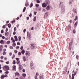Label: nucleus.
<instances>
[{"label": "nucleus", "mask_w": 79, "mask_h": 79, "mask_svg": "<svg viewBox=\"0 0 79 79\" xmlns=\"http://www.w3.org/2000/svg\"><path fill=\"white\" fill-rule=\"evenodd\" d=\"M37 2L38 3H40V1H39V0H37Z\"/></svg>", "instance_id": "nucleus-34"}, {"label": "nucleus", "mask_w": 79, "mask_h": 79, "mask_svg": "<svg viewBox=\"0 0 79 79\" xmlns=\"http://www.w3.org/2000/svg\"><path fill=\"white\" fill-rule=\"evenodd\" d=\"M77 16H76V18L74 19L75 21H76L77 20Z\"/></svg>", "instance_id": "nucleus-63"}, {"label": "nucleus", "mask_w": 79, "mask_h": 79, "mask_svg": "<svg viewBox=\"0 0 79 79\" xmlns=\"http://www.w3.org/2000/svg\"><path fill=\"white\" fill-rule=\"evenodd\" d=\"M61 4H63V2H60V5H61Z\"/></svg>", "instance_id": "nucleus-60"}, {"label": "nucleus", "mask_w": 79, "mask_h": 79, "mask_svg": "<svg viewBox=\"0 0 79 79\" xmlns=\"http://www.w3.org/2000/svg\"><path fill=\"white\" fill-rule=\"evenodd\" d=\"M31 48L32 50H34L36 49V46L34 44H31Z\"/></svg>", "instance_id": "nucleus-1"}, {"label": "nucleus", "mask_w": 79, "mask_h": 79, "mask_svg": "<svg viewBox=\"0 0 79 79\" xmlns=\"http://www.w3.org/2000/svg\"><path fill=\"white\" fill-rule=\"evenodd\" d=\"M10 49H13V46H10Z\"/></svg>", "instance_id": "nucleus-51"}, {"label": "nucleus", "mask_w": 79, "mask_h": 79, "mask_svg": "<svg viewBox=\"0 0 79 79\" xmlns=\"http://www.w3.org/2000/svg\"><path fill=\"white\" fill-rule=\"evenodd\" d=\"M72 44V42H70L69 44V50H71V45Z\"/></svg>", "instance_id": "nucleus-5"}, {"label": "nucleus", "mask_w": 79, "mask_h": 79, "mask_svg": "<svg viewBox=\"0 0 79 79\" xmlns=\"http://www.w3.org/2000/svg\"><path fill=\"white\" fill-rule=\"evenodd\" d=\"M15 76L16 77L17 76V77H19V73L18 72H16L15 73Z\"/></svg>", "instance_id": "nucleus-9"}, {"label": "nucleus", "mask_w": 79, "mask_h": 79, "mask_svg": "<svg viewBox=\"0 0 79 79\" xmlns=\"http://www.w3.org/2000/svg\"><path fill=\"white\" fill-rule=\"evenodd\" d=\"M17 44L18 45H20V43H19V42H18L17 43Z\"/></svg>", "instance_id": "nucleus-61"}, {"label": "nucleus", "mask_w": 79, "mask_h": 79, "mask_svg": "<svg viewBox=\"0 0 79 79\" xmlns=\"http://www.w3.org/2000/svg\"><path fill=\"white\" fill-rule=\"evenodd\" d=\"M35 6L36 7H39V5L38 4H36L35 5Z\"/></svg>", "instance_id": "nucleus-32"}, {"label": "nucleus", "mask_w": 79, "mask_h": 79, "mask_svg": "<svg viewBox=\"0 0 79 79\" xmlns=\"http://www.w3.org/2000/svg\"><path fill=\"white\" fill-rule=\"evenodd\" d=\"M5 73L6 74H8L9 73V72L8 71H6L5 72Z\"/></svg>", "instance_id": "nucleus-54"}, {"label": "nucleus", "mask_w": 79, "mask_h": 79, "mask_svg": "<svg viewBox=\"0 0 79 79\" xmlns=\"http://www.w3.org/2000/svg\"><path fill=\"white\" fill-rule=\"evenodd\" d=\"M6 28V27L5 26V25H3L2 26V28L3 29H5Z\"/></svg>", "instance_id": "nucleus-36"}, {"label": "nucleus", "mask_w": 79, "mask_h": 79, "mask_svg": "<svg viewBox=\"0 0 79 79\" xmlns=\"http://www.w3.org/2000/svg\"><path fill=\"white\" fill-rule=\"evenodd\" d=\"M8 31V28H6V32H7V31Z\"/></svg>", "instance_id": "nucleus-46"}, {"label": "nucleus", "mask_w": 79, "mask_h": 79, "mask_svg": "<svg viewBox=\"0 0 79 79\" xmlns=\"http://www.w3.org/2000/svg\"><path fill=\"white\" fill-rule=\"evenodd\" d=\"M13 64H16V61H15V60H13Z\"/></svg>", "instance_id": "nucleus-29"}, {"label": "nucleus", "mask_w": 79, "mask_h": 79, "mask_svg": "<svg viewBox=\"0 0 79 79\" xmlns=\"http://www.w3.org/2000/svg\"><path fill=\"white\" fill-rule=\"evenodd\" d=\"M35 79H38V78H37V76H35Z\"/></svg>", "instance_id": "nucleus-64"}, {"label": "nucleus", "mask_w": 79, "mask_h": 79, "mask_svg": "<svg viewBox=\"0 0 79 79\" xmlns=\"http://www.w3.org/2000/svg\"><path fill=\"white\" fill-rule=\"evenodd\" d=\"M22 76L23 77H25L26 76V74L25 73H23L22 74Z\"/></svg>", "instance_id": "nucleus-17"}, {"label": "nucleus", "mask_w": 79, "mask_h": 79, "mask_svg": "<svg viewBox=\"0 0 79 79\" xmlns=\"http://www.w3.org/2000/svg\"><path fill=\"white\" fill-rule=\"evenodd\" d=\"M1 33H2V34H3L4 33V31H3V30H2L1 31Z\"/></svg>", "instance_id": "nucleus-48"}, {"label": "nucleus", "mask_w": 79, "mask_h": 79, "mask_svg": "<svg viewBox=\"0 0 79 79\" xmlns=\"http://www.w3.org/2000/svg\"><path fill=\"white\" fill-rule=\"evenodd\" d=\"M26 7H25L24 8H23V12H25V11L26 10Z\"/></svg>", "instance_id": "nucleus-24"}, {"label": "nucleus", "mask_w": 79, "mask_h": 79, "mask_svg": "<svg viewBox=\"0 0 79 79\" xmlns=\"http://www.w3.org/2000/svg\"><path fill=\"white\" fill-rule=\"evenodd\" d=\"M3 42V40H2L1 41H0V44H2V43Z\"/></svg>", "instance_id": "nucleus-28"}, {"label": "nucleus", "mask_w": 79, "mask_h": 79, "mask_svg": "<svg viewBox=\"0 0 79 79\" xmlns=\"http://www.w3.org/2000/svg\"><path fill=\"white\" fill-rule=\"evenodd\" d=\"M76 73L74 72V74L73 73L72 74V76H76Z\"/></svg>", "instance_id": "nucleus-25"}, {"label": "nucleus", "mask_w": 79, "mask_h": 79, "mask_svg": "<svg viewBox=\"0 0 79 79\" xmlns=\"http://www.w3.org/2000/svg\"><path fill=\"white\" fill-rule=\"evenodd\" d=\"M29 4L28 3H26V4H25V6H27H27H29Z\"/></svg>", "instance_id": "nucleus-27"}, {"label": "nucleus", "mask_w": 79, "mask_h": 79, "mask_svg": "<svg viewBox=\"0 0 79 79\" xmlns=\"http://www.w3.org/2000/svg\"><path fill=\"white\" fill-rule=\"evenodd\" d=\"M14 53H18V51H17V50H15L14 51Z\"/></svg>", "instance_id": "nucleus-37"}, {"label": "nucleus", "mask_w": 79, "mask_h": 79, "mask_svg": "<svg viewBox=\"0 0 79 79\" xmlns=\"http://www.w3.org/2000/svg\"><path fill=\"white\" fill-rule=\"evenodd\" d=\"M19 69L20 70L22 69L23 68V67L22 66V65L21 64H19Z\"/></svg>", "instance_id": "nucleus-8"}, {"label": "nucleus", "mask_w": 79, "mask_h": 79, "mask_svg": "<svg viewBox=\"0 0 79 79\" xmlns=\"http://www.w3.org/2000/svg\"><path fill=\"white\" fill-rule=\"evenodd\" d=\"M30 66H31V69H34V64L32 63V62H31L30 64Z\"/></svg>", "instance_id": "nucleus-4"}, {"label": "nucleus", "mask_w": 79, "mask_h": 79, "mask_svg": "<svg viewBox=\"0 0 79 79\" xmlns=\"http://www.w3.org/2000/svg\"><path fill=\"white\" fill-rule=\"evenodd\" d=\"M26 29H24L23 30V32H24V33H25V32H26Z\"/></svg>", "instance_id": "nucleus-56"}, {"label": "nucleus", "mask_w": 79, "mask_h": 79, "mask_svg": "<svg viewBox=\"0 0 79 79\" xmlns=\"http://www.w3.org/2000/svg\"><path fill=\"white\" fill-rule=\"evenodd\" d=\"M15 19H14V21H12V23H15V22H16V21H15Z\"/></svg>", "instance_id": "nucleus-26"}, {"label": "nucleus", "mask_w": 79, "mask_h": 79, "mask_svg": "<svg viewBox=\"0 0 79 79\" xmlns=\"http://www.w3.org/2000/svg\"><path fill=\"white\" fill-rule=\"evenodd\" d=\"M16 34V31H14L13 32V35H15Z\"/></svg>", "instance_id": "nucleus-62"}, {"label": "nucleus", "mask_w": 79, "mask_h": 79, "mask_svg": "<svg viewBox=\"0 0 79 79\" xmlns=\"http://www.w3.org/2000/svg\"><path fill=\"white\" fill-rule=\"evenodd\" d=\"M5 68L7 69V71H8V70L10 69V67H9V66L7 65H6L3 67V69H4Z\"/></svg>", "instance_id": "nucleus-3"}, {"label": "nucleus", "mask_w": 79, "mask_h": 79, "mask_svg": "<svg viewBox=\"0 0 79 79\" xmlns=\"http://www.w3.org/2000/svg\"><path fill=\"white\" fill-rule=\"evenodd\" d=\"M23 59L24 61H26V57H25V56H23Z\"/></svg>", "instance_id": "nucleus-19"}, {"label": "nucleus", "mask_w": 79, "mask_h": 79, "mask_svg": "<svg viewBox=\"0 0 79 79\" xmlns=\"http://www.w3.org/2000/svg\"><path fill=\"white\" fill-rule=\"evenodd\" d=\"M36 18H37V17L36 16L34 17L33 19L34 21H36Z\"/></svg>", "instance_id": "nucleus-21"}, {"label": "nucleus", "mask_w": 79, "mask_h": 79, "mask_svg": "<svg viewBox=\"0 0 79 79\" xmlns=\"http://www.w3.org/2000/svg\"><path fill=\"white\" fill-rule=\"evenodd\" d=\"M3 55H5L6 54V52L5 51H4L2 53Z\"/></svg>", "instance_id": "nucleus-16"}, {"label": "nucleus", "mask_w": 79, "mask_h": 79, "mask_svg": "<svg viewBox=\"0 0 79 79\" xmlns=\"http://www.w3.org/2000/svg\"><path fill=\"white\" fill-rule=\"evenodd\" d=\"M4 77H5L4 76V75H2L1 77V79H3V78H4Z\"/></svg>", "instance_id": "nucleus-20"}, {"label": "nucleus", "mask_w": 79, "mask_h": 79, "mask_svg": "<svg viewBox=\"0 0 79 79\" xmlns=\"http://www.w3.org/2000/svg\"><path fill=\"white\" fill-rule=\"evenodd\" d=\"M21 52L22 53V54L23 55H24V53H25V51H24V50H22Z\"/></svg>", "instance_id": "nucleus-11"}, {"label": "nucleus", "mask_w": 79, "mask_h": 79, "mask_svg": "<svg viewBox=\"0 0 79 79\" xmlns=\"http://www.w3.org/2000/svg\"><path fill=\"white\" fill-rule=\"evenodd\" d=\"M77 22L75 23L74 24V27H76L77 26Z\"/></svg>", "instance_id": "nucleus-18"}, {"label": "nucleus", "mask_w": 79, "mask_h": 79, "mask_svg": "<svg viewBox=\"0 0 79 79\" xmlns=\"http://www.w3.org/2000/svg\"><path fill=\"white\" fill-rule=\"evenodd\" d=\"M76 58L77 60H78V58H79V55H77L76 56Z\"/></svg>", "instance_id": "nucleus-38"}, {"label": "nucleus", "mask_w": 79, "mask_h": 79, "mask_svg": "<svg viewBox=\"0 0 79 79\" xmlns=\"http://www.w3.org/2000/svg\"><path fill=\"white\" fill-rule=\"evenodd\" d=\"M9 55L10 56H11V55H12V53H11V52H10V53H9Z\"/></svg>", "instance_id": "nucleus-47"}, {"label": "nucleus", "mask_w": 79, "mask_h": 79, "mask_svg": "<svg viewBox=\"0 0 79 79\" xmlns=\"http://www.w3.org/2000/svg\"><path fill=\"white\" fill-rule=\"evenodd\" d=\"M8 26L9 28H10L11 26V24L10 23H9L8 25Z\"/></svg>", "instance_id": "nucleus-15"}, {"label": "nucleus", "mask_w": 79, "mask_h": 79, "mask_svg": "<svg viewBox=\"0 0 79 79\" xmlns=\"http://www.w3.org/2000/svg\"><path fill=\"white\" fill-rule=\"evenodd\" d=\"M16 50H18V48H19V47L17 46V47H16Z\"/></svg>", "instance_id": "nucleus-45"}, {"label": "nucleus", "mask_w": 79, "mask_h": 79, "mask_svg": "<svg viewBox=\"0 0 79 79\" xmlns=\"http://www.w3.org/2000/svg\"><path fill=\"white\" fill-rule=\"evenodd\" d=\"M73 33H74V34H75L76 33V30H75V29H74L73 30Z\"/></svg>", "instance_id": "nucleus-44"}, {"label": "nucleus", "mask_w": 79, "mask_h": 79, "mask_svg": "<svg viewBox=\"0 0 79 79\" xmlns=\"http://www.w3.org/2000/svg\"><path fill=\"white\" fill-rule=\"evenodd\" d=\"M33 5H34V4L32 3H31L30 5V8H32V6H33Z\"/></svg>", "instance_id": "nucleus-14"}, {"label": "nucleus", "mask_w": 79, "mask_h": 79, "mask_svg": "<svg viewBox=\"0 0 79 79\" xmlns=\"http://www.w3.org/2000/svg\"><path fill=\"white\" fill-rule=\"evenodd\" d=\"M45 2L46 3V4H47V5H50V1L48 0H46Z\"/></svg>", "instance_id": "nucleus-7"}, {"label": "nucleus", "mask_w": 79, "mask_h": 79, "mask_svg": "<svg viewBox=\"0 0 79 79\" xmlns=\"http://www.w3.org/2000/svg\"><path fill=\"white\" fill-rule=\"evenodd\" d=\"M13 70L14 71H16V66L15 65H14L13 66Z\"/></svg>", "instance_id": "nucleus-13"}, {"label": "nucleus", "mask_w": 79, "mask_h": 79, "mask_svg": "<svg viewBox=\"0 0 79 79\" xmlns=\"http://www.w3.org/2000/svg\"><path fill=\"white\" fill-rule=\"evenodd\" d=\"M6 64H9V63H10V62H9V61H8L6 62Z\"/></svg>", "instance_id": "nucleus-53"}, {"label": "nucleus", "mask_w": 79, "mask_h": 79, "mask_svg": "<svg viewBox=\"0 0 79 79\" xmlns=\"http://www.w3.org/2000/svg\"><path fill=\"white\" fill-rule=\"evenodd\" d=\"M42 6L43 8H45L47 6V4H45V3H43L42 4Z\"/></svg>", "instance_id": "nucleus-6"}, {"label": "nucleus", "mask_w": 79, "mask_h": 79, "mask_svg": "<svg viewBox=\"0 0 79 79\" xmlns=\"http://www.w3.org/2000/svg\"><path fill=\"white\" fill-rule=\"evenodd\" d=\"M10 41H8L7 42V44H8V45H9V44H10Z\"/></svg>", "instance_id": "nucleus-33"}, {"label": "nucleus", "mask_w": 79, "mask_h": 79, "mask_svg": "<svg viewBox=\"0 0 79 79\" xmlns=\"http://www.w3.org/2000/svg\"><path fill=\"white\" fill-rule=\"evenodd\" d=\"M3 58H4V57H3V56H1V59H3Z\"/></svg>", "instance_id": "nucleus-59"}, {"label": "nucleus", "mask_w": 79, "mask_h": 79, "mask_svg": "<svg viewBox=\"0 0 79 79\" xmlns=\"http://www.w3.org/2000/svg\"><path fill=\"white\" fill-rule=\"evenodd\" d=\"M34 14L35 15H36V14H37V12L34 11Z\"/></svg>", "instance_id": "nucleus-55"}, {"label": "nucleus", "mask_w": 79, "mask_h": 79, "mask_svg": "<svg viewBox=\"0 0 79 79\" xmlns=\"http://www.w3.org/2000/svg\"><path fill=\"white\" fill-rule=\"evenodd\" d=\"M23 73H25V72H26V70L24 69H23Z\"/></svg>", "instance_id": "nucleus-50"}, {"label": "nucleus", "mask_w": 79, "mask_h": 79, "mask_svg": "<svg viewBox=\"0 0 79 79\" xmlns=\"http://www.w3.org/2000/svg\"><path fill=\"white\" fill-rule=\"evenodd\" d=\"M71 25H70L69 28V31H71Z\"/></svg>", "instance_id": "nucleus-22"}, {"label": "nucleus", "mask_w": 79, "mask_h": 79, "mask_svg": "<svg viewBox=\"0 0 79 79\" xmlns=\"http://www.w3.org/2000/svg\"><path fill=\"white\" fill-rule=\"evenodd\" d=\"M61 13L62 14H64V6L63 7H62L61 8Z\"/></svg>", "instance_id": "nucleus-2"}, {"label": "nucleus", "mask_w": 79, "mask_h": 79, "mask_svg": "<svg viewBox=\"0 0 79 79\" xmlns=\"http://www.w3.org/2000/svg\"><path fill=\"white\" fill-rule=\"evenodd\" d=\"M46 9L47 10H49L50 9V6H48Z\"/></svg>", "instance_id": "nucleus-23"}, {"label": "nucleus", "mask_w": 79, "mask_h": 79, "mask_svg": "<svg viewBox=\"0 0 79 79\" xmlns=\"http://www.w3.org/2000/svg\"><path fill=\"white\" fill-rule=\"evenodd\" d=\"M27 37H31V34L30 33L27 32Z\"/></svg>", "instance_id": "nucleus-10"}, {"label": "nucleus", "mask_w": 79, "mask_h": 79, "mask_svg": "<svg viewBox=\"0 0 79 79\" xmlns=\"http://www.w3.org/2000/svg\"><path fill=\"white\" fill-rule=\"evenodd\" d=\"M19 63H20V61L19 60L17 62V64H19Z\"/></svg>", "instance_id": "nucleus-30"}, {"label": "nucleus", "mask_w": 79, "mask_h": 79, "mask_svg": "<svg viewBox=\"0 0 79 79\" xmlns=\"http://www.w3.org/2000/svg\"><path fill=\"white\" fill-rule=\"evenodd\" d=\"M27 20H29V17H27Z\"/></svg>", "instance_id": "nucleus-58"}, {"label": "nucleus", "mask_w": 79, "mask_h": 79, "mask_svg": "<svg viewBox=\"0 0 79 79\" xmlns=\"http://www.w3.org/2000/svg\"><path fill=\"white\" fill-rule=\"evenodd\" d=\"M13 46H14V47H15L16 46V43H14L13 44Z\"/></svg>", "instance_id": "nucleus-40"}, {"label": "nucleus", "mask_w": 79, "mask_h": 79, "mask_svg": "<svg viewBox=\"0 0 79 79\" xmlns=\"http://www.w3.org/2000/svg\"><path fill=\"white\" fill-rule=\"evenodd\" d=\"M16 60L17 61H19V58H16Z\"/></svg>", "instance_id": "nucleus-42"}, {"label": "nucleus", "mask_w": 79, "mask_h": 79, "mask_svg": "<svg viewBox=\"0 0 79 79\" xmlns=\"http://www.w3.org/2000/svg\"><path fill=\"white\" fill-rule=\"evenodd\" d=\"M21 50H23V46H21L20 48Z\"/></svg>", "instance_id": "nucleus-52"}, {"label": "nucleus", "mask_w": 79, "mask_h": 79, "mask_svg": "<svg viewBox=\"0 0 79 79\" xmlns=\"http://www.w3.org/2000/svg\"><path fill=\"white\" fill-rule=\"evenodd\" d=\"M40 79H44V76L42 75H40Z\"/></svg>", "instance_id": "nucleus-12"}, {"label": "nucleus", "mask_w": 79, "mask_h": 79, "mask_svg": "<svg viewBox=\"0 0 79 79\" xmlns=\"http://www.w3.org/2000/svg\"><path fill=\"white\" fill-rule=\"evenodd\" d=\"M0 49H3V45H1L0 46Z\"/></svg>", "instance_id": "nucleus-31"}, {"label": "nucleus", "mask_w": 79, "mask_h": 79, "mask_svg": "<svg viewBox=\"0 0 79 79\" xmlns=\"http://www.w3.org/2000/svg\"><path fill=\"white\" fill-rule=\"evenodd\" d=\"M72 79H74V77L73 75H72Z\"/></svg>", "instance_id": "nucleus-57"}, {"label": "nucleus", "mask_w": 79, "mask_h": 79, "mask_svg": "<svg viewBox=\"0 0 79 79\" xmlns=\"http://www.w3.org/2000/svg\"><path fill=\"white\" fill-rule=\"evenodd\" d=\"M12 56L13 57H12V59H13V58H14L15 57V54H13Z\"/></svg>", "instance_id": "nucleus-35"}, {"label": "nucleus", "mask_w": 79, "mask_h": 79, "mask_svg": "<svg viewBox=\"0 0 79 79\" xmlns=\"http://www.w3.org/2000/svg\"><path fill=\"white\" fill-rule=\"evenodd\" d=\"M18 55H19V56H20V55H21V52H19Z\"/></svg>", "instance_id": "nucleus-43"}, {"label": "nucleus", "mask_w": 79, "mask_h": 79, "mask_svg": "<svg viewBox=\"0 0 79 79\" xmlns=\"http://www.w3.org/2000/svg\"><path fill=\"white\" fill-rule=\"evenodd\" d=\"M4 77H8V75H7L6 74H5L4 76Z\"/></svg>", "instance_id": "nucleus-39"}, {"label": "nucleus", "mask_w": 79, "mask_h": 79, "mask_svg": "<svg viewBox=\"0 0 79 79\" xmlns=\"http://www.w3.org/2000/svg\"><path fill=\"white\" fill-rule=\"evenodd\" d=\"M14 31H16V27H14Z\"/></svg>", "instance_id": "nucleus-41"}, {"label": "nucleus", "mask_w": 79, "mask_h": 79, "mask_svg": "<svg viewBox=\"0 0 79 79\" xmlns=\"http://www.w3.org/2000/svg\"><path fill=\"white\" fill-rule=\"evenodd\" d=\"M29 16L30 17V18H31L32 17V14L31 13L30 15H29Z\"/></svg>", "instance_id": "nucleus-49"}]
</instances>
